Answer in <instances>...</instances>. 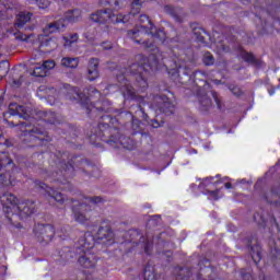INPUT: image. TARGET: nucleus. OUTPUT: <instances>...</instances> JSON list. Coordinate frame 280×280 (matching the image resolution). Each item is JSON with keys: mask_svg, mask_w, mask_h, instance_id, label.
Here are the masks:
<instances>
[{"mask_svg": "<svg viewBox=\"0 0 280 280\" xmlns=\"http://www.w3.org/2000/svg\"><path fill=\"white\" fill-rule=\"evenodd\" d=\"M233 187V184H231V183H225V189H231Z\"/></svg>", "mask_w": 280, "mask_h": 280, "instance_id": "nucleus-61", "label": "nucleus"}, {"mask_svg": "<svg viewBox=\"0 0 280 280\" xmlns=\"http://www.w3.org/2000/svg\"><path fill=\"white\" fill-rule=\"evenodd\" d=\"M42 47H51V45H56V42L51 38H46L40 43Z\"/></svg>", "mask_w": 280, "mask_h": 280, "instance_id": "nucleus-52", "label": "nucleus"}, {"mask_svg": "<svg viewBox=\"0 0 280 280\" xmlns=\"http://www.w3.org/2000/svg\"><path fill=\"white\" fill-rule=\"evenodd\" d=\"M13 36L15 37V40H20L21 43H27L30 40L32 34H25L21 32L20 28H18V32L13 33Z\"/></svg>", "mask_w": 280, "mask_h": 280, "instance_id": "nucleus-42", "label": "nucleus"}, {"mask_svg": "<svg viewBox=\"0 0 280 280\" xmlns=\"http://www.w3.org/2000/svg\"><path fill=\"white\" fill-rule=\"evenodd\" d=\"M72 212L75 222H79V224H89L90 218L86 217V214H84L82 211H80V208L73 206Z\"/></svg>", "mask_w": 280, "mask_h": 280, "instance_id": "nucleus-34", "label": "nucleus"}, {"mask_svg": "<svg viewBox=\"0 0 280 280\" xmlns=\"http://www.w3.org/2000/svg\"><path fill=\"white\" fill-rule=\"evenodd\" d=\"M101 47L105 50L113 49V44L110 42H103Z\"/></svg>", "mask_w": 280, "mask_h": 280, "instance_id": "nucleus-54", "label": "nucleus"}, {"mask_svg": "<svg viewBox=\"0 0 280 280\" xmlns=\"http://www.w3.org/2000/svg\"><path fill=\"white\" fill-rule=\"evenodd\" d=\"M270 224H271V226H276V229H278V231H280L279 222H277V218L276 217H271L270 218Z\"/></svg>", "mask_w": 280, "mask_h": 280, "instance_id": "nucleus-56", "label": "nucleus"}, {"mask_svg": "<svg viewBox=\"0 0 280 280\" xmlns=\"http://www.w3.org/2000/svg\"><path fill=\"white\" fill-rule=\"evenodd\" d=\"M156 100L160 113H163L164 115H174L176 105H174V101H172V98L167 97V95L161 94Z\"/></svg>", "mask_w": 280, "mask_h": 280, "instance_id": "nucleus-14", "label": "nucleus"}, {"mask_svg": "<svg viewBox=\"0 0 280 280\" xmlns=\"http://www.w3.org/2000/svg\"><path fill=\"white\" fill-rule=\"evenodd\" d=\"M210 266L209 259L199 258L195 265L177 267L175 268V279L176 280H200L202 273L200 271L202 268H208Z\"/></svg>", "mask_w": 280, "mask_h": 280, "instance_id": "nucleus-8", "label": "nucleus"}, {"mask_svg": "<svg viewBox=\"0 0 280 280\" xmlns=\"http://www.w3.org/2000/svg\"><path fill=\"white\" fill-rule=\"evenodd\" d=\"M159 222H161V215H153L147 223V233L145 236L141 234L139 230H132L130 232L131 242L133 244H141L142 248L144 249L145 255H150L152 253V246H158L159 248L165 247V240L163 236L165 233L161 232L156 236L152 233V229L159 226Z\"/></svg>", "mask_w": 280, "mask_h": 280, "instance_id": "nucleus-6", "label": "nucleus"}, {"mask_svg": "<svg viewBox=\"0 0 280 280\" xmlns=\"http://www.w3.org/2000/svg\"><path fill=\"white\" fill-rule=\"evenodd\" d=\"M190 82L196 86H207V73L200 70L194 71Z\"/></svg>", "mask_w": 280, "mask_h": 280, "instance_id": "nucleus-28", "label": "nucleus"}, {"mask_svg": "<svg viewBox=\"0 0 280 280\" xmlns=\"http://www.w3.org/2000/svg\"><path fill=\"white\" fill-rule=\"evenodd\" d=\"M138 110L136 112V115H139L144 121L149 124V126H152V128H161L162 124L159 122L156 119H150V116L147 115L145 109L141 107V105H137Z\"/></svg>", "mask_w": 280, "mask_h": 280, "instance_id": "nucleus-29", "label": "nucleus"}, {"mask_svg": "<svg viewBox=\"0 0 280 280\" xmlns=\"http://www.w3.org/2000/svg\"><path fill=\"white\" fill-rule=\"evenodd\" d=\"M32 16H34V14L32 12L20 11L16 14L15 21H14L15 30H23L25 27V24L30 23V21H32Z\"/></svg>", "mask_w": 280, "mask_h": 280, "instance_id": "nucleus-21", "label": "nucleus"}, {"mask_svg": "<svg viewBox=\"0 0 280 280\" xmlns=\"http://www.w3.org/2000/svg\"><path fill=\"white\" fill-rule=\"evenodd\" d=\"M82 16V11L80 9H72L65 13L63 18L68 23H78Z\"/></svg>", "mask_w": 280, "mask_h": 280, "instance_id": "nucleus-32", "label": "nucleus"}, {"mask_svg": "<svg viewBox=\"0 0 280 280\" xmlns=\"http://www.w3.org/2000/svg\"><path fill=\"white\" fill-rule=\"evenodd\" d=\"M269 205H279L280 200V186H273L270 190L269 196L266 197Z\"/></svg>", "mask_w": 280, "mask_h": 280, "instance_id": "nucleus-33", "label": "nucleus"}, {"mask_svg": "<svg viewBox=\"0 0 280 280\" xmlns=\"http://www.w3.org/2000/svg\"><path fill=\"white\" fill-rule=\"evenodd\" d=\"M78 264L82 268H95L97 258L89 252H81V254H79Z\"/></svg>", "mask_w": 280, "mask_h": 280, "instance_id": "nucleus-17", "label": "nucleus"}, {"mask_svg": "<svg viewBox=\"0 0 280 280\" xmlns=\"http://www.w3.org/2000/svg\"><path fill=\"white\" fill-rule=\"evenodd\" d=\"M75 95L77 96H74L73 100H80V104L90 119H98L100 124L102 117H113L110 113H115V109L113 108V103H110L108 98H103L93 104L89 97L82 100L84 94L77 92Z\"/></svg>", "mask_w": 280, "mask_h": 280, "instance_id": "nucleus-7", "label": "nucleus"}, {"mask_svg": "<svg viewBox=\"0 0 280 280\" xmlns=\"http://www.w3.org/2000/svg\"><path fill=\"white\" fill-rule=\"evenodd\" d=\"M96 235L97 240L103 242V244H113V240L115 238V233H113L110 225H101Z\"/></svg>", "mask_w": 280, "mask_h": 280, "instance_id": "nucleus-18", "label": "nucleus"}, {"mask_svg": "<svg viewBox=\"0 0 280 280\" xmlns=\"http://www.w3.org/2000/svg\"><path fill=\"white\" fill-rule=\"evenodd\" d=\"M79 35L78 33L69 34L68 36H63L65 47H73L74 43H78Z\"/></svg>", "mask_w": 280, "mask_h": 280, "instance_id": "nucleus-39", "label": "nucleus"}, {"mask_svg": "<svg viewBox=\"0 0 280 280\" xmlns=\"http://www.w3.org/2000/svg\"><path fill=\"white\" fill-rule=\"evenodd\" d=\"M100 78V59L91 58L88 65V80L93 82Z\"/></svg>", "mask_w": 280, "mask_h": 280, "instance_id": "nucleus-19", "label": "nucleus"}, {"mask_svg": "<svg viewBox=\"0 0 280 280\" xmlns=\"http://www.w3.org/2000/svg\"><path fill=\"white\" fill-rule=\"evenodd\" d=\"M45 70L43 67H37L34 69L33 74L36 75V78H43L45 75Z\"/></svg>", "mask_w": 280, "mask_h": 280, "instance_id": "nucleus-50", "label": "nucleus"}, {"mask_svg": "<svg viewBox=\"0 0 280 280\" xmlns=\"http://www.w3.org/2000/svg\"><path fill=\"white\" fill-rule=\"evenodd\" d=\"M128 130L131 131V135H141L142 137H148V132L143 131V128L141 127V120L133 117L132 121L128 126Z\"/></svg>", "mask_w": 280, "mask_h": 280, "instance_id": "nucleus-25", "label": "nucleus"}, {"mask_svg": "<svg viewBox=\"0 0 280 280\" xmlns=\"http://www.w3.org/2000/svg\"><path fill=\"white\" fill-rule=\"evenodd\" d=\"M8 114L10 117H20V119H25V121H16L14 119L8 120L4 118L5 124H8V126L11 128H16V126L21 127L25 143H34V145H47V143L51 142V136L45 130V128L32 125L30 121H27V117H30V115L25 113V106L18 105L15 109L9 108Z\"/></svg>", "mask_w": 280, "mask_h": 280, "instance_id": "nucleus-3", "label": "nucleus"}, {"mask_svg": "<svg viewBox=\"0 0 280 280\" xmlns=\"http://www.w3.org/2000/svg\"><path fill=\"white\" fill-rule=\"evenodd\" d=\"M208 194L213 198L214 200H218V194H220V190H208Z\"/></svg>", "mask_w": 280, "mask_h": 280, "instance_id": "nucleus-55", "label": "nucleus"}, {"mask_svg": "<svg viewBox=\"0 0 280 280\" xmlns=\"http://www.w3.org/2000/svg\"><path fill=\"white\" fill-rule=\"evenodd\" d=\"M56 167L59 168L62 176L66 178H73L75 176V167L81 170L82 174L91 178H97L100 176V168L93 162L84 159L82 155H73L68 162L65 160L67 156V152L65 151H56L54 153Z\"/></svg>", "mask_w": 280, "mask_h": 280, "instance_id": "nucleus-4", "label": "nucleus"}, {"mask_svg": "<svg viewBox=\"0 0 280 280\" xmlns=\"http://www.w3.org/2000/svg\"><path fill=\"white\" fill-rule=\"evenodd\" d=\"M104 5H109L113 10H119V0H103Z\"/></svg>", "mask_w": 280, "mask_h": 280, "instance_id": "nucleus-48", "label": "nucleus"}, {"mask_svg": "<svg viewBox=\"0 0 280 280\" xmlns=\"http://www.w3.org/2000/svg\"><path fill=\"white\" fill-rule=\"evenodd\" d=\"M55 24L57 25V30L58 32H61V30H65V27H67V25H69V22L67 21V19L63 16L57 21H55Z\"/></svg>", "mask_w": 280, "mask_h": 280, "instance_id": "nucleus-45", "label": "nucleus"}, {"mask_svg": "<svg viewBox=\"0 0 280 280\" xmlns=\"http://www.w3.org/2000/svg\"><path fill=\"white\" fill-rule=\"evenodd\" d=\"M190 30L192 31V34L198 43H201V45H207V39L205 38V36H209V34L207 33V31H205V28H202V26H200V24L196 22L191 23Z\"/></svg>", "mask_w": 280, "mask_h": 280, "instance_id": "nucleus-23", "label": "nucleus"}, {"mask_svg": "<svg viewBox=\"0 0 280 280\" xmlns=\"http://www.w3.org/2000/svg\"><path fill=\"white\" fill-rule=\"evenodd\" d=\"M279 257H280V249L277 246H275L273 248H271V261L276 267H277V260L279 259Z\"/></svg>", "mask_w": 280, "mask_h": 280, "instance_id": "nucleus-44", "label": "nucleus"}, {"mask_svg": "<svg viewBox=\"0 0 280 280\" xmlns=\"http://www.w3.org/2000/svg\"><path fill=\"white\" fill-rule=\"evenodd\" d=\"M74 255L75 252L71 250L69 247H63L54 254V259L56 264H59V266H65L67 261H71V259H73Z\"/></svg>", "mask_w": 280, "mask_h": 280, "instance_id": "nucleus-15", "label": "nucleus"}, {"mask_svg": "<svg viewBox=\"0 0 280 280\" xmlns=\"http://www.w3.org/2000/svg\"><path fill=\"white\" fill-rule=\"evenodd\" d=\"M1 170H7V172L14 170V160L10 158V153L0 154V172Z\"/></svg>", "mask_w": 280, "mask_h": 280, "instance_id": "nucleus-26", "label": "nucleus"}, {"mask_svg": "<svg viewBox=\"0 0 280 280\" xmlns=\"http://www.w3.org/2000/svg\"><path fill=\"white\" fill-rule=\"evenodd\" d=\"M14 170H16V164H14V167L11 171H8L5 168L1 170V172H5L0 174L1 185H3L4 187H10V185H12V172H14Z\"/></svg>", "mask_w": 280, "mask_h": 280, "instance_id": "nucleus-30", "label": "nucleus"}, {"mask_svg": "<svg viewBox=\"0 0 280 280\" xmlns=\"http://www.w3.org/2000/svg\"><path fill=\"white\" fill-rule=\"evenodd\" d=\"M164 12L166 14H170V16H172L176 21V23H180L183 21V15H180L183 12V9L178 7H173L167 4L164 7Z\"/></svg>", "mask_w": 280, "mask_h": 280, "instance_id": "nucleus-27", "label": "nucleus"}, {"mask_svg": "<svg viewBox=\"0 0 280 280\" xmlns=\"http://www.w3.org/2000/svg\"><path fill=\"white\" fill-rule=\"evenodd\" d=\"M151 36H154L161 43H164V40L167 38V35L165 34V31L163 28L156 30V26L153 25V34Z\"/></svg>", "mask_w": 280, "mask_h": 280, "instance_id": "nucleus-41", "label": "nucleus"}, {"mask_svg": "<svg viewBox=\"0 0 280 280\" xmlns=\"http://www.w3.org/2000/svg\"><path fill=\"white\" fill-rule=\"evenodd\" d=\"M36 5L39 8V10H47L49 5L51 4V1L49 0H35Z\"/></svg>", "mask_w": 280, "mask_h": 280, "instance_id": "nucleus-47", "label": "nucleus"}, {"mask_svg": "<svg viewBox=\"0 0 280 280\" xmlns=\"http://www.w3.org/2000/svg\"><path fill=\"white\" fill-rule=\"evenodd\" d=\"M254 222H256L258 226L266 229L268 220L266 219V217H264V210L254 213Z\"/></svg>", "mask_w": 280, "mask_h": 280, "instance_id": "nucleus-36", "label": "nucleus"}, {"mask_svg": "<svg viewBox=\"0 0 280 280\" xmlns=\"http://www.w3.org/2000/svg\"><path fill=\"white\" fill-rule=\"evenodd\" d=\"M34 185L35 189H37L42 196L48 198V200H55V202H58L59 205H65V195H62V192L54 190V188L49 187V185L40 179H35Z\"/></svg>", "mask_w": 280, "mask_h": 280, "instance_id": "nucleus-11", "label": "nucleus"}, {"mask_svg": "<svg viewBox=\"0 0 280 280\" xmlns=\"http://www.w3.org/2000/svg\"><path fill=\"white\" fill-rule=\"evenodd\" d=\"M28 3H35L36 0H27Z\"/></svg>", "mask_w": 280, "mask_h": 280, "instance_id": "nucleus-64", "label": "nucleus"}, {"mask_svg": "<svg viewBox=\"0 0 280 280\" xmlns=\"http://www.w3.org/2000/svg\"><path fill=\"white\" fill-rule=\"evenodd\" d=\"M95 246V237L91 233H85L78 241L75 254L81 255L82 253H89L91 248Z\"/></svg>", "mask_w": 280, "mask_h": 280, "instance_id": "nucleus-13", "label": "nucleus"}, {"mask_svg": "<svg viewBox=\"0 0 280 280\" xmlns=\"http://www.w3.org/2000/svg\"><path fill=\"white\" fill-rule=\"evenodd\" d=\"M90 19L93 23H100V25L106 23H113L114 25H117V23H128V15L121 13L115 14L110 8L97 10L90 15Z\"/></svg>", "mask_w": 280, "mask_h": 280, "instance_id": "nucleus-9", "label": "nucleus"}, {"mask_svg": "<svg viewBox=\"0 0 280 280\" xmlns=\"http://www.w3.org/2000/svg\"><path fill=\"white\" fill-rule=\"evenodd\" d=\"M241 277L243 280H250V273L241 271Z\"/></svg>", "mask_w": 280, "mask_h": 280, "instance_id": "nucleus-59", "label": "nucleus"}, {"mask_svg": "<svg viewBox=\"0 0 280 280\" xmlns=\"http://www.w3.org/2000/svg\"><path fill=\"white\" fill-rule=\"evenodd\" d=\"M202 63L205 67H213L215 65V57L209 51L203 52Z\"/></svg>", "mask_w": 280, "mask_h": 280, "instance_id": "nucleus-38", "label": "nucleus"}, {"mask_svg": "<svg viewBox=\"0 0 280 280\" xmlns=\"http://www.w3.org/2000/svg\"><path fill=\"white\" fill-rule=\"evenodd\" d=\"M34 119L45 121L46 124H56L58 116L54 112L35 110L33 114Z\"/></svg>", "mask_w": 280, "mask_h": 280, "instance_id": "nucleus-20", "label": "nucleus"}, {"mask_svg": "<svg viewBox=\"0 0 280 280\" xmlns=\"http://www.w3.org/2000/svg\"><path fill=\"white\" fill-rule=\"evenodd\" d=\"M35 237L40 244H49L56 235V229L51 224H37L34 229Z\"/></svg>", "mask_w": 280, "mask_h": 280, "instance_id": "nucleus-12", "label": "nucleus"}, {"mask_svg": "<svg viewBox=\"0 0 280 280\" xmlns=\"http://www.w3.org/2000/svg\"><path fill=\"white\" fill-rule=\"evenodd\" d=\"M80 65V60L78 58L63 57L61 59V67H66V69H78Z\"/></svg>", "mask_w": 280, "mask_h": 280, "instance_id": "nucleus-35", "label": "nucleus"}, {"mask_svg": "<svg viewBox=\"0 0 280 280\" xmlns=\"http://www.w3.org/2000/svg\"><path fill=\"white\" fill-rule=\"evenodd\" d=\"M159 69V60L152 56L144 58L142 63H132L128 68H121L116 73V80L120 86L125 100H139L137 90L130 84V80H135L136 86L143 93L148 89V75L150 71Z\"/></svg>", "mask_w": 280, "mask_h": 280, "instance_id": "nucleus-2", "label": "nucleus"}, {"mask_svg": "<svg viewBox=\"0 0 280 280\" xmlns=\"http://www.w3.org/2000/svg\"><path fill=\"white\" fill-rule=\"evenodd\" d=\"M89 200L93 205H100V203L104 202V199L100 196L90 197Z\"/></svg>", "mask_w": 280, "mask_h": 280, "instance_id": "nucleus-51", "label": "nucleus"}, {"mask_svg": "<svg viewBox=\"0 0 280 280\" xmlns=\"http://www.w3.org/2000/svg\"><path fill=\"white\" fill-rule=\"evenodd\" d=\"M4 145H7V148H12V142L10 140H4Z\"/></svg>", "mask_w": 280, "mask_h": 280, "instance_id": "nucleus-60", "label": "nucleus"}, {"mask_svg": "<svg viewBox=\"0 0 280 280\" xmlns=\"http://www.w3.org/2000/svg\"><path fill=\"white\" fill-rule=\"evenodd\" d=\"M177 75L180 84H189L191 78L194 77V70L188 66H179L177 69Z\"/></svg>", "mask_w": 280, "mask_h": 280, "instance_id": "nucleus-22", "label": "nucleus"}, {"mask_svg": "<svg viewBox=\"0 0 280 280\" xmlns=\"http://www.w3.org/2000/svg\"><path fill=\"white\" fill-rule=\"evenodd\" d=\"M14 86H21L23 84V75H20L19 79H13Z\"/></svg>", "mask_w": 280, "mask_h": 280, "instance_id": "nucleus-57", "label": "nucleus"}, {"mask_svg": "<svg viewBox=\"0 0 280 280\" xmlns=\"http://www.w3.org/2000/svg\"><path fill=\"white\" fill-rule=\"evenodd\" d=\"M131 7L139 10L141 8V0H132Z\"/></svg>", "mask_w": 280, "mask_h": 280, "instance_id": "nucleus-58", "label": "nucleus"}, {"mask_svg": "<svg viewBox=\"0 0 280 280\" xmlns=\"http://www.w3.org/2000/svg\"><path fill=\"white\" fill-rule=\"evenodd\" d=\"M230 91L231 93H233V95H235L236 97H242V95H244V92L242 91V89L237 85H230Z\"/></svg>", "mask_w": 280, "mask_h": 280, "instance_id": "nucleus-49", "label": "nucleus"}, {"mask_svg": "<svg viewBox=\"0 0 280 280\" xmlns=\"http://www.w3.org/2000/svg\"><path fill=\"white\" fill-rule=\"evenodd\" d=\"M269 95H275V90H269Z\"/></svg>", "mask_w": 280, "mask_h": 280, "instance_id": "nucleus-63", "label": "nucleus"}, {"mask_svg": "<svg viewBox=\"0 0 280 280\" xmlns=\"http://www.w3.org/2000/svg\"><path fill=\"white\" fill-rule=\"evenodd\" d=\"M4 97H3V95H0V106H3V102H4Z\"/></svg>", "mask_w": 280, "mask_h": 280, "instance_id": "nucleus-62", "label": "nucleus"}, {"mask_svg": "<svg viewBox=\"0 0 280 280\" xmlns=\"http://www.w3.org/2000/svg\"><path fill=\"white\" fill-rule=\"evenodd\" d=\"M10 73V61H0V82Z\"/></svg>", "mask_w": 280, "mask_h": 280, "instance_id": "nucleus-37", "label": "nucleus"}, {"mask_svg": "<svg viewBox=\"0 0 280 280\" xmlns=\"http://www.w3.org/2000/svg\"><path fill=\"white\" fill-rule=\"evenodd\" d=\"M141 19H147L150 27L140 25L127 31V38H130V40H133V43H137V45H141L145 40V36L154 34V24L152 21H150V19H148V15H141Z\"/></svg>", "mask_w": 280, "mask_h": 280, "instance_id": "nucleus-10", "label": "nucleus"}, {"mask_svg": "<svg viewBox=\"0 0 280 280\" xmlns=\"http://www.w3.org/2000/svg\"><path fill=\"white\" fill-rule=\"evenodd\" d=\"M241 57L245 62H248V65H253L254 67H261V60L257 59L253 52L243 50L241 52Z\"/></svg>", "mask_w": 280, "mask_h": 280, "instance_id": "nucleus-31", "label": "nucleus"}, {"mask_svg": "<svg viewBox=\"0 0 280 280\" xmlns=\"http://www.w3.org/2000/svg\"><path fill=\"white\" fill-rule=\"evenodd\" d=\"M45 34H55V32H58V26L56 22H51L47 24L44 28Z\"/></svg>", "mask_w": 280, "mask_h": 280, "instance_id": "nucleus-43", "label": "nucleus"}, {"mask_svg": "<svg viewBox=\"0 0 280 280\" xmlns=\"http://www.w3.org/2000/svg\"><path fill=\"white\" fill-rule=\"evenodd\" d=\"M140 45L148 51H154L156 49V45L152 40H143Z\"/></svg>", "mask_w": 280, "mask_h": 280, "instance_id": "nucleus-46", "label": "nucleus"}, {"mask_svg": "<svg viewBox=\"0 0 280 280\" xmlns=\"http://www.w3.org/2000/svg\"><path fill=\"white\" fill-rule=\"evenodd\" d=\"M199 102V110L201 113H209L211 108H213V102L211 101V97L209 95L203 94L198 96Z\"/></svg>", "mask_w": 280, "mask_h": 280, "instance_id": "nucleus-24", "label": "nucleus"}, {"mask_svg": "<svg viewBox=\"0 0 280 280\" xmlns=\"http://www.w3.org/2000/svg\"><path fill=\"white\" fill-rule=\"evenodd\" d=\"M54 67H56V62H54V60H48V61H45L44 65H43V69H54Z\"/></svg>", "mask_w": 280, "mask_h": 280, "instance_id": "nucleus-53", "label": "nucleus"}, {"mask_svg": "<svg viewBox=\"0 0 280 280\" xmlns=\"http://www.w3.org/2000/svg\"><path fill=\"white\" fill-rule=\"evenodd\" d=\"M211 95L214 100L218 110H224V103L222 102V96H220V94H218V92L213 90L211 91Z\"/></svg>", "mask_w": 280, "mask_h": 280, "instance_id": "nucleus-40", "label": "nucleus"}, {"mask_svg": "<svg viewBox=\"0 0 280 280\" xmlns=\"http://www.w3.org/2000/svg\"><path fill=\"white\" fill-rule=\"evenodd\" d=\"M114 113H116L115 117L102 116L97 126L92 127L86 133L92 145H100L98 141H104L109 145H117V143L124 145V139H126V137L121 135L117 124L128 130L135 115L126 109H115Z\"/></svg>", "mask_w": 280, "mask_h": 280, "instance_id": "nucleus-1", "label": "nucleus"}, {"mask_svg": "<svg viewBox=\"0 0 280 280\" xmlns=\"http://www.w3.org/2000/svg\"><path fill=\"white\" fill-rule=\"evenodd\" d=\"M2 211L13 226H19L16 220H25L36 212V202L26 200L19 203V198L12 192H5L0 197Z\"/></svg>", "mask_w": 280, "mask_h": 280, "instance_id": "nucleus-5", "label": "nucleus"}, {"mask_svg": "<svg viewBox=\"0 0 280 280\" xmlns=\"http://www.w3.org/2000/svg\"><path fill=\"white\" fill-rule=\"evenodd\" d=\"M247 246L249 247L250 257L254 264H259L261 261V246L257 243V240L247 237Z\"/></svg>", "mask_w": 280, "mask_h": 280, "instance_id": "nucleus-16", "label": "nucleus"}]
</instances>
